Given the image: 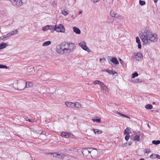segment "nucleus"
I'll use <instances>...</instances> for the list:
<instances>
[{
    "label": "nucleus",
    "mask_w": 160,
    "mask_h": 160,
    "mask_svg": "<svg viewBox=\"0 0 160 160\" xmlns=\"http://www.w3.org/2000/svg\"><path fill=\"white\" fill-rule=\"evenodd\" d=\"M111 73H112V74L114 75L115 73L117 74V72L116 71H115L114 70H112V72Z\"/></svg>",
    "instance_id": "nucleus-51"
},
{
    "label": "nucleus",
    "mask_w": 160,
    "mask_h": 160,
    "mask_svg": "<svg viewBox=\"0 0 160 160\" xmlns=\"http://www.w3.org/2000/svg\"><path fill=\"white\" fill-rule=\"evenodd\" d=\"M82 11H80L79 12V14H81L82 13Z\"/></svg>",
    "instance_id": "nucleus-62"
},
{
    "label": "nucleus",
    "mask_w": 160,
    "mask_h": 160,
    "mask_svg": "<svg viewBox=\"0 0 160 160\" xmlns=\"http://www.w3.org/2000/svg\"><path fill=\"white\" fill-rule=\"evenodd\" d=\"M33 86V84L32 82H27L25 83V87H31Z\"/></svg>",
    "instance_id": "nucleus-17"
},
{
    "label": "nucleus",
    "mask_w": 160,
    "mask_h": 160,
    "mask_svg": "<svg viewBox=\"0 0 160 160\" xmlns=\"http://www.w3.org/2000/svg\"><path fill=\"white\" fill-rule=\"evenodd\" d=\"M61 136L65 138H68V133H66L65 132H62L61 134Z\"/></svg>",
    "instance_id": "nucleus-22"
},
{
    "label": "nucleus",
    "mask_w": 160,
    "mask_h": 160,
    "mask_svg": "<svg viewBox=\"0 0 160 160\" xmlns=\"http://www.w3.org/2000/svg\"><path fill=\"white\" fill-rule=\"evenodd\" d=\"M139 4L141 6H143V5H145L146 4V2H145V1H142L141 0H139Z\"/></svg>",
    "instance_id": "nucleus-32"
},
{
    "label": "nucleus",
    "mask_w": 160,
    "mask_h": 160,
    "mask_svg": "<svg viewBox=\"0 0 160 160\" xmlns=\"http://www.w3.org/2000/svg\"><path fill=\"white\" fill-rule=\"evenodd\" d=\"M158 0H154V2L155 3H156L157 2V1Z\"/></svg>",
    "instance_id": "nucleus-59"
},
{
    "label": "nucleus",
    "mask_w": 160,
    "mask_h": 160,
    "mask_svg": "<svg viewBox=\"0 0 160 160\" xmlns=\"http://www.w3.org/2000/svg\"><path fill=\"white\" fill-rule=\"evenodd\" d=\"M33 68H30V70H32V69H33Z\"/></svg>",
    "instance_id": "nucleus-63"
},
{
    "label": "nucleus",
    "mask_w": 160,
    "mask_h": 160,
    "mask_svg": "<svg viewBox=\"0 0 160 160\" xmlns=\"http://www.w3.org/2000/svg\"><path fill=\"white\" fill-rule=\"evenodd\" d=\"M79 45L83 50L87 51L88 52H91V50L87 46L85 41H83L79 43Z\"/></svg>",
    "instance_id": "nucleus-8"
},
{
    "label": "nucleus",
    "mask_w": 160,
    "mask_h": 160,
    "mask_svg": "<svg viewBox=\"0 0 160 160\" xmlns=\"http://www.w3.org/2000/svg\"><path fill=\"white\" fill-rule=\"evenodd\" d=\"M73 151L74 152H78V149L77 148H74L73 150Z\"/></svg>",
    "instance_id": "nucleus-53"
},
{
    "label": "nucleus",
    "mask_w": 160,
    "mask_h": 160,
    "mask_svg": "<svg viewBox=\"0 0 160 160\" xmlns=\"http://www.w3.org/2000/svg\"><path fill=\"white\" fill-rule=\"evenodd\" d=\"M155 158L160 159V156L158 154H155Z\"/></svg>",
    "instance_id": "nucleus-50"
},
{
    "label": "nucleus",
    "mask_w": 160,
    "mask_h": 160,
    "mask_svg": "<svg viewBox=\"0 0 160 160\" xmlns=\"http://www.w3.org/2000/svg\"><path fill=\"white\" fill-rule=\"evenodd\" d=\"M62 160H68V158L67 156H64L62 158Z\"/></svg>",
    "instance_id": "nucleus-44"
},
{
    "label": "nucleus",
    "mask_w": 160,
    "mask_h": 160,
    "mask_svg": "<svg viewBox=\"0 0 160 160\" xmlns=\"http://www.w3.org/2000/svg\"><path fill=\"white\" fill-rule=\"evenodd\" d=\"M131 133L132 132L128 128H127L124 131V134H129Z\"/></svg>",
    "instance_id": "nucleus-20"
},
{
    "label": "nucleus",
    "mask_w": 160,
    "mask_h": 160,
    "mask_svg": "<svg viewBox=\"0 0 160 160\" xmlns=\"http://www.w3.org/2000/svg\"><path fill=\"white\" fill-rule=\"evenodd\" d=\"M119 60L120 61V62L121 61H122V60L121 58H119Z\"/></svg>",
    "instance_id": "nucleus-61"
},
{
    "label": "nucleus",
    "mask_w": 160,
    "mask_h": 160,
    "mask_svg": "<svg viewBox=\"0 0 160 160\" xmlns=\"http://www.w3.org/2000/svg\"><path fill=\"white\" fill-rule=\"evenodd\" d=\"M13 4L17 6L18 7L21 6L22 5L23 2L22 0H9Z\"/></svg>",
    "instance_id": "nucleus-11"
},
{
    "label": "nucleus",
    "mask_w": 160,
    "mask_h": 160,
    "mask_svg": "<svg viewBox=\"0 0 160 160\" xmlns=\"http://www.w3.org/2000/svg\"><path fill=\"white\" fill-rule=\"evenodd\" d=\"M66 105L68 107H74V103L71 102H65Z\"/></svg>",
    "instance_id": "nucleus-16"
},
{
    "label": "nucleus",
    "mask_w": 160,
    "mask_h": 160,
    "mask_svg": "<svg viewBox=\"0 0 160 160\" xmlns=\"http://www.w3.org/2000/svg\"><path fill=\"white\" fill-rule=\"evenodd\" d=\"M117 112V113L119 115L121 116H122V117H125V115L120 113V112Z\"/></svg>",
    "instance_id": "nucleus-41"
},
{
    "label": "nucleus",
    "mask_w": 160,
    "mask_h": 160,
    "mask_svg": "<svg viewBox=\"0 0 160 160\" xmlns=\"http://www.w3.org/2000/svg\"><path fill=\"white\" fill-rule=\"evenodd\" d=\"M113 22V21H109V22L108 21V23H112Z\"/></svg>",
    "instance_id": "nucleus-58"
},
{
    "label": "nucleus",
    "mask_w": 160,
    "mask_h": 160,
    "mask_svg": "<svg viewBox=\"0 0 160 160\" xmlns=\"http://www.w3.org/2000/svg\"><path fill=\"white\" fill-rule=\"evenodd\" d=\"M75 48V45L73 43L63 42L57 46L56 51L58 54L63 55L72 52Z\"/></svg>",
    "instance_id": "nucleus-1"
},
{
    "label": "nucleus",
    "mask_w": 160,
    "mask_h": 160,
    "mask_svg": "<svg viewBox=\"0 0 160 160\" xmlns=\"http://www.w3.org/2000/svg\"><path fill=\"white\" fill-rule=\"evenodd\" d=\"M134 55L135 59L138 61H140L142 58V55L140 52H134Z\"/></svg>",
    "instance_id": "nucleus-10"
},
{
    "label": "nucleus",
    "mask_w": 160,
    "mask_h": 160,
    "mask_svg": "<svg viewBox=\"0 0 160 160\" xmlns=\"http://www.w3.org/2000/svg\"><path fill=\"white\" fill-rule=\"evenodd\" d=\"M139 160H144V159L141 158Z\"/></svg>",
    "instance_id": "nucleus-64"
},
{
    "label": "nucleus",
    "mask_w": 160,
    "mask_h": 160,
    "mask_svg": "<svg viewBox=\"0 0 160 160\" xmlns=\"http://www.w3.org/2000/svg\"><path fill=\"white\" fill-rule=\"evenodd\" d=\"M128 143L126 142L124 143L122 145V147H127L128 146Z\"/></svg>",
    "instance_id": "nucleus-45"
},
{
    "label": "nucleus",
    "mask_w": 160,
    "mask_h": 160,
    "mask_svg": "<svg viewBox=\"0 0 160 160\" xmlns=\"http://www.w3.org/2000/svg\"><path fill=\"white\" fill-rule=\"evenodd\" d=\"M138 72H135L134 73H133L132 74V78H134L135 77L138 76Z\"/></svg>",
    "instance_id": "nucleus-30"
},
{
    "label": "nucleus",
    "mask_w": 160,
    "mask_h": 160,
    "mask_svg": "<svg viewBox=\"0 0 160 160\" xmlns=\"http://www.w3.org/2000/svg\"><path fill=\"white\" fill-rule=\"evenodd\" d=\"M5 35L4 36H2L1 37H0V39L1 40H3L5 38H6L5 37Z\"/></svg>",
    "instance_id": "nucleus-55"
},
{
    "label": "nucleus",
    "mask_w": 160,
    "mask_h": 160,
    "mask_svg": "<svg viewBox=\"0 0 160 160\" xmlns=\"http://www.w3.org/2000/svg\"><path fill=\"white\" fill-rule=\"evenodd\" d=\"M100 0H91L92 2L93 3H96L97 2L99 1Z\"/></svg>",
    "instance_id": "nucleus-46"
},
{
    "label": "nucleus",
    "mask_w": 160,
    "mask_h": 160,
    "mask_svg": "<svg viewBox=\"0 0 160 160\" xmlns=\"http://www.w3.org/2000/svg\"><path fill=\"white\" fill-rule=\"evenodd\" d=\"M53 157L57 158H59L60 157H61V155L60 154H57L56 153H53Z\"/></svg>",
    "instance_id": "nucleus-31"
},
{
    "label": "nucleus",
    "mask_w": 160,
    "mask_h": 160,
    "mask_svg": "<svg viewBox=\"0 0 160 160\" xmlns=\"http://www.w3.org/2000/svg\"><path fill=\"white\" fill-rule=\"evenodd\" d=\"M36 132L37 133H39V134H42V131L41 130H37L36 131Z\"/></svg>",
    "instance_id": "nucleus-42"
},
{
    "label": "nucleus",
    "mask_w": 160,
    "mask_h": 160,
    "mask_svg": "<svg viewBox=\"0 0 160 160\" xmlns=\"http://www.w3.org/2000/svg\"><path fill=\"white\" fill-rule=\"evenodd\" d=\"M18 31L17 30H12L10 32L11 34H12V35H14L15 34H16L18 33Z\"/></svg>",
    "instance_id": "nucleus-26"
},
{
    "label": "nucleus",
    "mask_w": 160,
    "mask_h": 160,
    "mask_svg": "<svg viewBox=\"0 0 160 160\" xmlns=\"http://www.w3.org/2000/svg\"><path fill=\"white\" fill-rule=\"evenodd\" d=\"M90 152L89 156V159L91 158L95 159L98 157V152L97 150L95 149L90 148Z\"/></svg>",
    "instance_id": "nucleus-4"
},
{
    "label": "nucleus",
    "mask_w": 160,
    "mask_h": 160,
    "mask_svg": "<svg viewBox=\"0 0 160 160\" xmlns=\"http://www.w3.org/2000/svg\"><path fill=\"white\" fill-rule=\"evenodd\" d=\"M100 86H101V90H103L105 92H107V87L103 82Z\"/></svg>",
    "instance_id": "nucleus-12"
},
{
    "label": "nucleus",
    "mask_w": 160,
    "mask_h": 160,
    "mask_svg": "<svg viewBox=\"0 0 160 160\" xmlns=\"http://www.w3.org/2000/svg\"><path fill=\"white\" fill-rule=\"evenodd\" d=\"M111 58V57H108V61L110 60L111 62H109V63L111 65H113L114 64L117 65L119 64V62L116 57H113L112 58Z\"/></svg>",
    "instance_id": "nucleus-9"
},
{
    "label": "nucleus",
    "mask_w": 160,
    "mask_h": 160,
    "mask_svg": "<svg viewBox=\"0 0 160 160\" xmlns=\"http://www.w3.org/2000/svg\"><path fill=\"white\" fill-rule=\"evenodd\" d=\"M152 143L153 144H155V145H158L160 143V140H157V141H155L153 140L152 142Z\"/></svg>",
    "instance_id": "nucleus-29"
},
{
    "label": "nucleus",
    "mask_w": 160,
    "mask_h": 160,
    "mask_svg": "<svg viewBox=\"0 0 160 160\" xmlns=\"http://www.w3.org/2000/svg\"><path fill=\"white\" fill-rule=\"evenodd\" d=\"M138 48H139V49H140L141 48V47H142V46H141V43H138Z\"/></svg>",
    "instance_id": "nucleus-48"
},
{
    "label": "nucleus",
    "mask_w": 160,
    "mask_h": 160,
    "mask_svg": "<svg viewBox=\"0 0 160 160\" xmlns=\"http://www.w3.org/2000/svg\"><path fill=\"white\" fill-rule=\"evenodd\" d=\"M145 108L147 109H151L153 107L152 106L151 104H147Z\"/></svg>",
    "instance_id": "nucleus-27"
},
{
    "label": "nucleus",
    "mask_w": 160,
    "mask_h": 160,
    "mask_svg": "<svg viewBox=\"0 0 160 160\" xmlns=\"http://www.w3.org/2000/svg\"><path fill=\"white\" fill-rule=\"evenodd\" d=\"M102 60L105 61L106 60V58H100V60H99L100 62H101V61H102Z\"/></svg>",
    "instance_id": "nucleus-52"
},
{
    "label": "nucleus",
    "mask_w": 160,
    "mask_h": 160,
    "mask_svg": "<svg viewBox=\"0 0 160 160\" xmlns=\"http://www.w3.org/2000/svg\"><path fill=\"white\" fill-rule=\"evenodd\" d=\"M25 82L24 81H22L19 82L18 81L14 82L13 85V87L16 89L19 90H22L24 89L25 88Z\"/></svg>",
    "instance_id": "nucleus-3"
},
{
    "label": "nucleus",
    "mask_w": 160,
    "mask_h": 160,
    "mask_svg": "<svg viewBox=\"0 0 160 160\" xmlns=\"http://www.w3.org/2000/svg\"><path fill=\"white\" fill-rule=\"evenodd\" d=\"M110 15L112 17L115 18L117 19L122 21L123 20L124 18L122 15H119L118 13H116L113 11H111L110 12Z\"/></svg>",
    "instance_id": "nucleus-5"
},
{
    "label": "nucleus",
    "mask_w": 160,
    "mask_h": 160,
    "mask_svg": "<svg viewBox=\"0 0 160 160\" xmlns=\"http://www.w3.org/2000/svg\"><path fill=\"white\" fill-rule=\"evenodd\" d=\"M150 152H151V151L150 149H147L145 150V153H149Z\"/></svg>",
    "instance_id": "nucleus-43"
},
{
    "label": "nucleus",
    "mask_w": 160,
    "mask_h": 160,
    "mask_svg": "<svg viewBox=\"0 0 160 160\" xmlns=\"http://www.w3.org/2000/svg\"><path fill=\"white\" fill-rule=\"evenodd\" d=\"M136 42L138 43H140V41L139 38L138 37H136Z\"/></svg>",
    "instance_id": "nucleus-38"
},
{
    "label": "nucleus",
    "mask_w": 160,
    "mask_h": 160,
    "mask_svg": "<svg viewBox=\"0 0 160 160\" xmlns=\"http://www.w3.org/2000/svg\"><path fill=\"white\" fill-rule=\"evenodd\" d=\"M62 13L65 16H66L68 14V13L64 10L62 11Z\"/></svg>",
    "instance_id": "nucleus-39"
},
{
    "label": "nucleus",
    "mask_w": 160,
    "mask_h": 160,
    "mask_svg": "<svg viewBox=\"0 0 160 160\" xmlns=\"http://www.w3.org/2000/svg\"><path fill=\"white\" fill-rule=\"evenodd\" d=\"M141 79H137L135 80V82L136 83H140L142 82Z\"/></svg>",
    "instance_id": "nucleus-35"
},
{
    "label": "nucleus",
    "mask_w": 160,
    "mask_h": 160,
    "mask_svg": "<svg viewBox=\"0 0 160 160\" xmlns=\"http://www.w3.org/2000/svg\"><path fill=\"white\" fill-rule=\"evenodd\" d=\"M26 120L28 121L29 122H32V120L30 119H28Z\"/></svg>",
    "instance_id": "nucleus-56"
},
{
    "label": "nucleus",
    "mask_w": 160,
    "mask_h": 160,
    "mask_svg": "<svg viewBox=\"0 0 160 160\" xmlns=\"http://www.w3.org/2000/svg\"><path fill=\"white\" fill-rule=\"evenodd\" d=\"M68 160H76V159L74 157H72L69 159H68Z\"/></svg>",
    "instance_id": "nucleus-54"
},
{
    "label": "nucleus",
    "mask_w": 160,
    "mask_h": 160,
    "mask_svg": "<svg viewBox=\"0 0 160 160\" xmlns=\"http://www.w3.org/2000/svg\"><path fill=\"white\" fill-rule=\"evenodd\" d=\"M49 25H47L46 26H45L43 28L42 30L44 31H46L48 30H49Z\"/></svg>",
    "instance_id": "nucleus-25"
},
{
    "label": "nucleus",
    "mask_w": 160,
    "mask_h": 160,
    "mask_svg": "<svg viewBox=\"0 0 160 160\" xmlns=\"http://www.w3.org/2000/svg\"><path fill=\"white\" fill-rule=\"evenodd\" d=\"M125 117L128 118H129V119H130V118L127 116L125 115Z\"/></svg>",
    "instance_id": "nucleus-60"
},
{
    "label": "nucleus",
    "mask_w": 160,
    "mask_h": 160,
    "mask_svg": "<svg viewBox=\"0 0 160 160\" xmlns=\"http://www.w3.org/2000/svg\"><path fill=\"white\" fill-rule=\"evenodd\" d=\"M73 31L76 34H79L81 33V31L78 28L76 27H74L73 28Z\"/></svg>",
    "instance_id": "nucleus-14"
},
{
    "label": "nucleus",
    "mask_w": 160,
    "mask_h": 160,
    "mask_svg": "<svg viewBox=\"0 0 160 160\" xmlns=\"http://www.w3.org/2000/svg\"><path fill=\"white\" fill-rule=\"evenodd\" d=\"M90 148H83L82 149V152L83 156L87 159H89V156L90 152Z\"/></svg>",
    "instance_id": "nucleus-6"
},
{
    "label": "nucleus",
    "mask_w": 160,
    "mask_h": 160,
    "mask_svg": "<svg viewBox=\"0 0 160 160\" xmlns=\"http://www.w3.org/2000/svg\"><path fill=\"white\" fill-rule=\"evenodd\" d=\"M106 71L107 72H108L109 73H111L112 72V70H110L109 69H108L106 70Z\"/></svg>",
    "instance_id": "nucleus-49"
},
{
    "label": "nucleus",
    "mask_w": 160,
    "mask_h": 160,
    "mask_svg": "<svg viewBox=\"0 0 160 160\" xmlns=\"http://www.w3.org/2000/svg\"><path fill=\"white\" fill-rule=\"evenodd\" d=\"M7 46L6 44L4 43L0 44V49H2L5 48Z\"/></svg>",
    "instance_id": "nucleus-24"
},
{
    "label": "nucleus",
    "mask_w": 160,
    "mask_h": 160,
    "mask_svg": "<svg viewBox=\"0 0 160 160\" xmlns=\"http://www.w3.org/2000/svg\"><path fill=\"white\" fill-rule=\"evenodd\" d=\"M74 107L75 106V107H76L77 108H82L81 104H80V103L78 102H76L75 103H74Z\"/></svg>",
    "instance_id": "nucleus-21"
},
{
    "label": "nucleus",
    "mask_w": 160,
    "mask_h": 160,
    "mask_svg": "<svg viewBox=\"0 0 160 160\" xmlns=\"http://www.w3.org/2000/svg\"><path fill=\"white\" fill-rule=\"evenodd\" d=\"M92 120L94 122H96L97 123H100L101 122V119H95L94 118H92Z\"/></svg>",
    "instance_id": "nucleus-28"
},
{
    "label": "nucleus",
    "mask_w": 160,
    "mask_h": 160,
    "mask_svg": "<svg viewBox=\"0 0 160 160\" xmlns=\"http://www.w3.org/2000/svg\"><path fill=\"white\" fill-rule=\"evenodd\" d=\"M8 68V67L6 65H4L2 64L0 65V68Z\"/></svg>",
    "instance_id": "nucleus-34"
},
{
    "label": "nucleus",
    "mask_w": 160,
    "mask_h": 160,
    "mask_svg": "<svg viewBox=\"0 0 160 160\" xmlns=\"http://www.w3.org/2000/svg\"><path fill=\"white\" fill-rule=\"evenodd\" d=\"M150 158H155V154H151L150 156Z\"/></svg>",
    "instance_id": "nucleus-40"
},
{
    "label": "nucleus",
    "mask_w": 160,
    "mask_h": 160,
    "mask_svg": "<svg viewBox=\"0 0 160 160\" xmlns=\"http://www.w3.org/2000/svg\"><path fill=\"white\" fill-rule=\"evenodd\" d=\"M49 30H50L51 32L52 33H54L55 31H56L55 29V25L52 26L49 25Z\"/></svg>",
    "instance_id": "nucleus-15"
},
{
    "label": "nucleus",
    "mask_w": 160,
    "mask_h": 160,
    "mask_svg": "<svg viewBox=\"0 0 160 160\" xmlns=\"http://www.w3.org/2000/svg\"><path fill=\"white\" fill-rule=\"evenodd\" d=\"M91 131H94L95 134H100L102 133V131L98 129H91Z\"/></svg>",
    "instance_id": "nucleus-13"
},
{
    "label": "nucleus",
    "mask_w": 160,
    "mask_h": 160,
    "mask_svg": "<svg viewBox=\"0 0 160 160\" xmlns=\"http://www.w3.org/2000/svg\"><path fill=\"white\" fill-rule=\"evenodd\" d=\"M140 38L142 42L146 44L148 43L149 41L155 42H157L158 40V36L156 34L148 31L144 32L141 35Z\"/></svg>",
    "instance_id": "nucleus-2"
},
{
    "label": "nucleus",
    "mask_w": 160,
    "mask_h": 160,
    "mask_svg": "<svg viewBox=\"0 0 160 160\" xmlns=\"http://www.w3.org/2000/svg\"><path fill=\"white\" fill-rule=\"evenodd\" d=\"M68 138H74L75 136L72 134L68 133Z\"/></svg>",
    "instance_id": "nucleus-33"
},
{
    "label": "nucleus",
    "mask_w": 160,
    "mask_h": 160,
    "mask_svg": "<svg viewBox=\"0 0 160 160\" xmlns=\"http://www.w3.org/2000/svg\"><path fill=\"white\" fill-rule=\"evenodd\" d=\"M55 27L56 31V32L62 33H64L65 32V29L62 24H60L58 26L56 25Z\"/></svg>",
    "instance_id": "nucleus-7"
},
{
    "label": "nucleus",
    "mask_w": 160,
    "mask_h": 160,
    "mask_svg": "<svg viewBox=\"0 0 160 160\" xmlns=\"http://www.w3.org/2000/svg\"><path fill=\"white\" fill-rule=\"evenodd\" d=\"M132 142H130L128 143V145L130 146L132 144Z\"/></svg>",
    "instance_id": "nucleus-57"
},
{
    "label": "nucleus",
    "mask_w": 160,
    "mask_h": 160,
    "mask_svg": "<svg viewBox=\"0 0 160 160\" xmlns=\"http://www.w3.org/2000/svg\"><path fill=\"white\" fill-rule=\"evenodd\" d=\"M120 62L122 65V66H124L125 63L122 60Z\"/></svg>",
    "instance_id": "nucleus-47"
},
{
    "label": "nucleus",
    "mask_w": 160,
    "mask_h": 160,
    "mask_svg": "<svg viewBox=\"0 0 160 160\" xmlns=\"http://www.w3.org/2000/svg\"><path fill=\"white\" fill-rule=\"evenodd\" d=\"M102 83L103 82H101L98 80H96L93 82V84L94 85L97 84H99L101 85Z\"/></svg>",
    "instance_id": "nucleus-18"
},
{
    "label": "nucleus",
    "mask_w": 160,
    "mask_h": 160,
    "mask_svg": "<svg viewBox=\"0 0 160 160\" xmlns=\"http://www.w3.org/2000/svg\"><path fill=\"white\" fill-rule=\"evenodd\" d=\"M51 41H48L44 42L43 43L42 46L43 47H46L50 45V44H51Z\"/></svg>",
    "instance_id": "nucleus-19"
},
{
    "label": "nucleus",
    "mask_w": 160,
    "mask_h": 160,
    "mask_svg": "<svg viewBox=\"0 0 160 160\" xmlns=\"http://www.w3.org/2000/svg\"><path fill=\"white\" fill-rule=\"evenodd\" d=\"M11 34H11L10 32H9L8 34L5 35V38H8V37H11V36H12Z\"/></svg>",
    "instance_id": "nucleus-37"
},
{
    "label": "nucleus",
    "mask_w": 160,
    "mask_h": 160,
    "mask_svg": "<svg viewBox=\"0 0 160 160\" xmlns=\"http://www.w3.org/2000/svg\"><path fill=\"white\" fill-rule=\"evenodd\" d=\"M130 138V135L128 134H127L125 137V138L126 141H128L129 140Z\"/></svg>",
    "instance_id": "nucleus-36"
},
{
    "label": "nucleus",
    "mask_w": 160,
    "mask_h": 160,
    "mask_svg": "<svg viewBox=\"0 0 160 160\" xmlns=\"http://www.w3.org/2000/svg\"><path fill=\"white\" fill-rule=\"evenodd\" d=\"M140 136L138 135H136L134 137V140L137 141H140Z\"/></svg>",
    "instance_id": "nucleus-23"
}]
</instances>
